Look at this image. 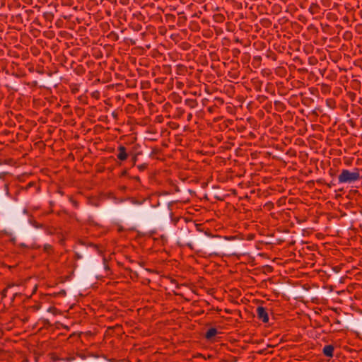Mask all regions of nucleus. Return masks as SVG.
Here are the masks:
<instances>
[{
  "label": "nucleus",
  "mask_w": 362,
  "mask_h": 362,
  "mask_svg": "<svg viewBox=\"0 0 362 362\" xmlns=\"http://www.w3.org/2000/svg\"><path fill=\"white\" fill-rule=\"evenodd\" d=\"M360 179L358 170L355 169L354 171L349 170H342L341 173L338 177L339 183H351L357 181Z\"/></svg>",
  "instance_id": "1"
},
{
  "label": "nucleus",
  "mask_w": 362,
  "mask_h": 362,
  "mask_svg": "<svg viewBox=\"0 0 362 362\" xmlns=\"http://www.w3.org/2000/svg\"><path fill=\"white\" fill-rule=\"evenodd\" d=\"M257 315L259 320H261L263 322H267L269 321L268 314L263 307H258L257 308Z\"/></svg>",
  "instance_id": "2"
},
{
  "label": "nucleus",
  "mask_w": 362,
  "mask_h": 362,
  "mask_svg": "<svg viewBox=\"0 0 362 362\" xmlns=\"http://www.w3.org/2000/svg\"><path fill=\"white\" fill-rule=\"evenodd\" d=\"M117 157L121 160H124L127 158V153H126V149L124 146H120L119 148Z\"/></svg>",
  "instance_id": "3"
},
{
  "label": "nucleus",
  "mask_w": 362,
  "mask_h": 362,
  "mask_svg": "<svg viewBox=\"0 0 362 362\" xmlns=\"http://www.w3.org/2000/svg\"><path fill=\"white\" fill-rule=\"evenodd\" d=\"M334 347L332 345L325 346L323 348V354L329 357H332L333 356Z\"/></svg>",
  "instance_id": "4"
},
{
  "label": "nucleus",
  "mask_w": 362,
  "mask_h": 362,
  "mask_svg": "<svg viewBox=\"0 0 362 362\" xmlns=\"http://www.w3.org/2000/svg\"><path fill=\"white\" fill-rule=\"evenodd\" d=\"M216 334H217V330L214 328H211L207 331V332L206 334V337L207 339H211L213 337H214Z\"/></svg>",
  "instance_id": "5"
}]
</instances>
